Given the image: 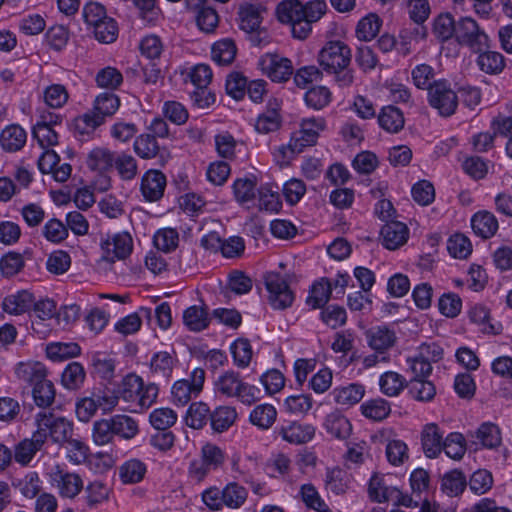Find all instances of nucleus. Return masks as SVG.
Returning a JSON list of instances; mask_svg holds the SVG:
<instances>
[{
  "label": "nucleus",
  "mask_w": 512,
  "mask_h": 512,
  "mask_svg": "<svg viewBox=\"0 0 512 512\" xmlns=\"http://www.w3.org/2000/svg\"><path fill=\"white\" fill-rule=\"evenodd\" d=\"M442 445L445 454L454 460H460L466 452L465 439L462 434L457 432L450 433Z\"/></svg>",
  "instance_id": "obj_49"
},
{
  "label": "nucleus",
  "mask_w": 512,
  "mask_h": 512,
  "mask_svg": "<svg viewBox=\"0 0 512 512\" xmlns=\"http://www.w3.org/2000/svg\"><path fill=\"white\" fill-rule=\"evenodd\" d=\"M236 45L231 39H223L213 44L212 59L219 65H229L236 56Z\"/></svg>",
  "instance_id": "obj_40"
},
{
  "label": "nucleus",
  "mask_w": 512,
  "mask_h": 512,
  "mask_svg": "<svg viewBox=\"0 0 512 512\" xmlns=\"http://www.w3.org/2000/svg\"><path fill=\"white\" fill-rule=\"evenodd\" d=\"M42 437L40 432L34 431L31 438L20 441L15 446V461L23 466L28 465L45 444Z\"/></svg>",
  "instance_id": "obj_21"
},
{
  "label": "nucleus",
  "mask_w": 512,
  "mask_h": 512,
  "mask_svg": "<svg viewBox=\"0 0 512 512\" xmlns=\"http://www.w3.org/2000/svg\"><path fill=\"white\" fill-rule=\"evenodd\" d=\"M15 375L19 381L33 387L47 377V370L41 362H19L15 366Z\"/></svg>",
  "instance_id": "obj_20"
},
{
  "label": "nucleus",
  "mask_w": 512,
  "mask_h": 512,
  "mask_svg": "<svg viewBox=\"0 0 512 512\" xmlns=\"http://www.w3.org/2000/svg\"><path fill=\"white\" fill-rule=\"evenodd\" d=\"M459 96L446 80L434 81L428 92V103L441 116L449 117L457 109Z\"/></svg>",
  "instance_id": "obj_6"
},
{
  "label": "nucleus",
  "mask_w": 512,
  "mask_h": 512,
  "mask_svg": "<svg viewBox=\"0 0 512 512\" xmlns=\"http://www.w3.org/2000/svg\"><path fill=\"white\" fill-rule=\"evenodd\" d=\"M323 425L328 434L340 440L348 438L352 432L350 421L339 411L329 413Z\"/></svg>",
  "instance_id": "obj_24"
},
{
  "label": "nucleus",
  "mask_w": 512,
  "mask_h": 512,
  "mask_svg": "<svg viewBox=\"0 0 512 512\" xmlns=\"http://www.w3.org/2000/svg\"><path fill=\"white\" fill-rule=\"evenodd\" d=\"M274 434L290 444L300 445L313 439L315 427L297 421H284L275 428Z\"/></svg>",
  "instance_id": "obj_13"
},
{
  "label": "nucleus",
  "mask_w": 512,
  "mask_h": 512,
  "mask_svg": "<svg viewBox=\"0 0 512 512\" xmlns=\"http://www.w3.org/2000/svg\"><path fill=\"white\" fill-rule=\"evenodd\" d=\"M85 379L83 366L78 362H72L64 369L61 381L64 387L70 390L79 388Z\"/></svg>",
  "instance_id": "obj_47"
},
{
  "label": "nucleus",
  "mask_w": 512,
  "mask_h": 512,
  "mask_svg": "<svg viewBox=\"0 0 512 512\" xmlns=\"http://www.w3.org/2000/svg\"><path fill=\"white\" fill-rule=\"evenodd\" d=\"M111 417L97 420L92 426V440L98 446L110 444L114 440V430Z\"/></svg>",
  "instance_id": "obj_43"
},
{
  "label": "nucleus",
  "mask_w": 512,
  "mask_h": 512,
  "mask_svg": "<svg viewBox=\"0 0 512 512\" xmlns=\"http://www.w3.org/2000/svg\"><path fill=\"white\" fill-rule=\"evenodd\" d=\"M324 0H312L305 4L299 0H284L278 4L276 12L280 22L291 27L294 38L306 39L312 32V24L319 21L326 13Z\"/></svg>",
  "instance_id": "obj_1"
},
{
  "label": "nucleus",
  "mask_w": 512,
  "mask_h": 512,
  "mask_svg": "<svg viewBox=\"0 0 512 512\" xmlns=\"http://www.w3.org/2000/svg\"><path fill=\"white\" fill-rule=\"evenodd\" d=\"M409 391L418 401H430L436 394L434 384L425 379H411Z\"/></svg>",
  "instance_id": "obj_60"
},
{
  "label": "nucleus",
  "mask_w": 512,
  "mask_h": 512,
  "mask_svg": "<svg viewBox=\"0 0 512 512\" xmlns=\"http://www.w3.org/2000/svg\"><path fill=\"white\" fill-rule=\"evenodd\" d=\"M361 410L366 418L382 421L390 414L391 408L386 400L377 398L363 403Z\"/></svg>",
  "instance_id": "obj_45"
},
{
  "label": "nucleus",
  "mask_w": 512,
  "mask_h": 512,
  "mask_svg": "<svg viewBox=\"0 0 512 512\" xmlns=\"http://www.w3.org/2000/svg\"><path fill=\"white\" fill-rule=\"evenodd\" d=\"M93 32L99 42L109 44L116 40L118 27L113 18L107 17L104 21L93 27Z\"/></svg>",
  "instance_id": "obj_58"
},
{
  "label": "nucleus",
  "mask_w": 512,
  "mask_h": 512,
  "mask_svg": "<svg viewBox=\"0 0 512 512\" xmlns=\"http://www.w3.org/2000/svg\"><path fill=\"white\" fill-rule=\"evenodd\" d=\"M119 106L120 99L117 95L111 92H104L95 98L91 111L96 116H100L101 121L104 123L107 117H111L116 113Z\"/></svg>",
  "instance_id": "obj_27"
},
{
  "label": "nucleus",
  "mask_w": 512,
  "mask_h": 512,
  "mask_svg": "<svg viewBox=\"0 0 512 512\" xmlns=\"http://www.w3.org/2000/svg\"><path fill=\"white\" fill-rule=\"evenodd\" d=\"M332 99L330 90L325 86H315L309 89L304 96L308 107L321 110L326 107Z\"/></svg>",
  "instance_id": "obj_46"
},
{
  "label": "nucleus",
  "mask_w": 512,
  "mask_h": 512,
  "mask_svg": "<svg viewBox=\"0 0 512 512\" xmlns=\"http://www.w3.org/2000/svg\"><path fill=\"white\" fill-rule=\"evenodd\" d=\"M381 391L387 396H397L404 388L403 377L396 372H385L379 380Z\"/></svg>",
  "instance_id": "obj_56"
},
{
  "label": "nucleus",
  "mask_w": 512,
  "mask_h": 512,
  "mask_svg": "<svg viewBox=\"0 0 512 512\" xmlns=\"http://www.w3.org/2000/svg\"><path fill=\"white\" fill-rule=\"evenodd\" d=\"M59 155L51 149L45 150L38 159V169L42 174H52L55 181L66 182L71 176L72 167L68 163L58 166Z\"/></svg>",
  "instance_id": "obj_15"
},
{
  "label": "nucleus",
  "mask_w": 512,
  "mask_h": 512,
  "mask_svg": "<svg viewBox=\"0 0 512 512\" xmlns=\"http://www.w3.org/2000/svg\"><path fill=\"white\" fill-rule=\"evenodd\" d=\"M331 293L332 283L330 280L322 278L320 281L313 284L307 298V304L314 309L320 308L329 301Z\"/></svg>",
  "instance_id": "obj_35"
},
{
  "label": "nucleus",
  "mask_w": 512,
  "mask_h": 512,
  "mask_svg": "<svg viewBox=\"0 0 512 512\" xmlns=\"http://www.w3.org/2000/svg\"><path fill=\"white\" fill-rule=\"evenodd\" d=\"M466 478L462 472L453 470L444 475L441 488L448 496H457L464 491Z\"/></svg>",
  "instance_id": "obj_50"
},
{
  "label": "nucleus",
  "mask_w": 512,
  "mask_h": 512,
  "mask_svg": "<svg viewBox=\"0 0 512 512\" xmlns=\"http://www.w3.org/2000/svg\"><path fill=\"white\" fill-rule=\"evenodd\" d=\"M174 364V357L170 353L162 351L152 357L150 370L155 378L167 380L172 374Z\"/></svg>",
  "instance_id": "obj_33"
},
{
  "label": "nucleus",
  "mask_w": 512,
  "mask_h": 512,
  "mask_svg": "<svg viewBox=\"0 0 512 512\" xmlns=\"http://www.w3.org/2000/svg\"><path fill=\"white\" fill-rule=\"evenodd\" d=\"M114 155L107 148L97 147L90 151L87 157V165L91 170L107 171L114 164Z\"/></svg>",
  "instance_id": "obj_38"
},
{
  "label": "nucleus",
  "mask_w": 512,
  "mask_h": 512,
  "mask_svg": "<svg viewBox=\"0 0 512 512\" xmlns=\"http://www.w3.org/2000/svg\"><path fill=\"white\" fill-rule=\"evenodd\" d=\"M33 304V293L29 290H19L3 299L2 308L6 313L20 315L30 311Z\"/></svg>",
  "instance_id": "obj_22"
},
{
  "label": "nucleus",
  "mask_w": 512,
  "mask_h": 512,
  "mask_svg": "<svg viewBox=\"0 0 512 512\" xmlns=\"http://www.w3.org/2000/svg\"><path fill=\"white\" fill-rule=\"evenodd\" d=\"M478 53L477 65L481 71L490 75H496L505 68V59L501 53L487 49Z\"/></svg>",
  "instance_id": "obj_29"
},
{
  "label": "nucleus",
  "mask_w": 512,
  "mask_h": 512,
  "mask_svg": "<svg viewBox=\"0 0 512 512\" xmlns=\"http://www.w3.org/2000/svg\"><path fill=\"white\" fill-rule=\"evenodd\" d=\"M476 438L485 448H495L501 443L499 428L492 423H483L476 431Z\"/></svg>",
  "instance_id": "obj_53"
},
{
  "label": "nucleus",
  "mask_w": 512,
  "mask_h": 512,
  "mask_svg": "<svg viewBox=\"0 0 512 512\" xmlns=\"http://www.w3.org/2000/svg\"><path fill=\"white\" fill-rule=\"evenodd\" d=\"M216 395L237 398L241 403L251 405L259 400L260 390L243 380L234 370L222 372L214 381Z\"/></svg>",
  "instance_id": "obj_3"
},
{
  "label": "nucleus",
  "mask_w": 512,
  "mask_h": 512,
  "mask_svg": "<svg viewBox=\"0 0 512 512\" xmlns=\"http://www.w3.org/2000/svg\"><path fill=\"white\" fill-rule=\"evenodd\" d=\"M238 15L240 21L239 25L243 31L252 33L259 28L261 17L258 9L254 5L247 4L241 6Z\"/></svg>",
  "instance_id": "obj_44"
},
{
  "label": "nucleus",
  "mask_w": 512,
  "mask_h": 512,
  "mask_svg": "<svg viewBox=\"0 0 512 512\" xmlns=\"http://www.w3.org/2000/svg\"><path fill=\"white\" fill-rule=\"evenodd\" d=\"M444 432L435 423L426 424L421 431V444L426 457L436 458L443 448Z\"/></svg>",
  "instance_id": "obj_17"
},
{
  "label": "nucleus",
  "mask_w": 512,
  "mask_h": 512,
  "mask_svg": "<svg viewBox=\"0 0 512 512\" xmlns=\"http://www.w3.org/2000/svg\"><path fill=\"white\" fill-rule=\"evenodd\" d=\"M326 488L336 495L347 492L351 483V476L343 469L334 467L326 471Z\"/></svg>",
  "instance_id": "obj_30"
},
{
  "label": "nucleus",
  "mask_w": 512,
  "mask_h": 512,
  "mask_svg": "<svg viewBox=\"0 0 512 512\" xmlns=\"http://www.w3.org/2000/svg\"><path fill=\"white\" fill-rule=\"evenodd\" d=\"M408 233V228L404 223L387 222L381 229L382 244L389 250H395L407 242Z\"/></svg>",
  "instance_id": "obj_19"
},
{
  "label": "nucleus",
  "mask_w": 512,
  "mask_h": 512,
  "mask_svg": "<svg viewBox=\"0 0 512 512\" xmlns=\"http://www.w3.org/2000/svg\"><path fill=\"white\" fill-rule=\"evenodd\" d=\"M457 23L450 14H441L434 21L433 31L440 40H448L456 36Z\"/></svg>",
  "instance_id": "obj_59"
},
{
  "label": "nucleus",
  "mask_w": 512,
  "mask_h": 512,
  "mask_svg": "<svg viewBox=\"0 0 512 512\" xmlns=\"http://www.w3.org/2000/svg\"><path fill=\"white\" fill-rule=\"evenodd\" d=\"M142 391V379L134 374L127 375L121 382L117 390L118 399L122 398L126 402H137Z\"/></svg>",
  "instance_id": "obj_37"
},
{
  "label": "nucleus",
  "mask_w": 512,
  "mask_h": 512,
  "mask_svg": "<svg viewBox=\"0 0 512 512\" xmlns=\"http://www.w3.org/2000/svg\"><path fill=\"white\" fill-rule=\"evenodd\" d=\"M236 419V409L227 405L217 407L210 415L211 427L217 432L227 430L234 424Z\"/></svg>",
  "instance_id": "obj_32"
},
{
  "label": "nucleus",
  "mask_w": 512,
  "mask_h": 512,
  "mask_svg": "<svg viewBox=\"0 0 512 512\" xmlns=\"http://www.w3.org/2000/svg\"><path fill=\"white\" fill-rule=\"evenodd\" d=\"M134 151L143 159H151L157 155L159 146L154 136L142 134L134 141Z\"/></svg>",
  "instance_id": "obj_55"
},
{
  "label": "nucleus",
  "mask_w": 512,
  "mask_h": 512,
  "mask_svg": "<svg viewBox=\"0 0 512 512\" xmlns=\"http://www.w3.org/2000/svg\"><path fill=\"white\" fill-rule=\"evenodd\" d=\"M379 125L390 133H397L404 127V116L402 111L392 105L385 106L378 115Z\"/></svg>",
  "instance_id": "obj_28"
},
{
  "label": "nucleus",
  "mask_w": 512,
  "mask_h": 512,
  "mask_svg": "<svg viewBox=\"0 0 512 512\" xmlns=\"http://www.w3.org/2000/svg\"><path fill=\"white\" fill-rule=\"evenodd\" d=\"M472 229L483 239L492 237L498 230L496 217L488 211L477 212L471 219Z\"/></svg>",
  "instance_id": "obj_26"
},
{
  "label": "nucleus",
  "mask_w": 512,
  "mask_h": 512,
  "mask_svg": "<svg viewBox=\"0 0 512 512\" xmlns=\"http://www.w3.org/2000/svg\"><path fill=\"white\" fill-rule=\"evenodd\" d=\"M352 53L347 44L340 40L328 41L318 53V63L341 88L354 82V72L350 68Z\"/></svg>",
  "instance_id": "obj_2"
},
{
  "label": "nucleus",
  "mask_w": 512,
  "mask_h": 512,
  "mask_svg": "<svg viewBox=\"0 0 512 512\" xmlns=\"http://www.w3.org/2000/svg\"><path fill=\"white\" fill-rule=\"evenodd\" d=\"M381 27V21L376 14H369L359 21L356 29L358 39L370 41L376 37Z\"/></svg>",
  "instance_id": "obj_52"
},
{
  "label": "nucleus",
  "mask_w": 512,
  "mask_h": 512,
  "mask_svg": "<svg viewBox=\"0 0 512 512\" xmlns=\"http://www.w3.org/2000/svg\"><path fill=\"white\" fill-rule=\"evenodd\" d=\"M258 66L262 73L273 82H286L293 74L291 60L278 54H264L260 57Z\"/></svg>",
  "instance_id": "obj_11"
},
{
  "label": "nucleus",
  "mask_w": 512,
  "mask_h": 512,
  "mask_svg": "<svg viewBox=\"0 0 512 512\" xmlns=\"http://www.w3.org/2000/svg\"><path fill=\"white\" fill-rule=\"evenodd\" d=\"M149 419L155 429L164 430L176 423L177 414L170 408H158L150 414Z\"/></svg>",
  "instance_id": "obj_64"
},
{
  "label": "nucleus",
  "mask_w": 512,
  "mask_h": 512,
  "mask_svg": "<svg viewBox=\"0 0 512 512\" xmlns=\"http://www.w3.org/2000/svg\"><path fill=\"white\" fill-rule=\"evenodd\" d=\"M395 488L387 487L384 485L382 477L373 475L369 481L368 494L372 501L383 503L387 502L393 497Z\"/></svg>",
  "instance_id": "obj_48"
},
{
  "label": "nucleus",
  "mask_w": 512,
  "mask_h": 512,
  "mask_svg": "<svg viewBox=\"0 0 512 512\" xmlns=\"http://www.w3.org/2000/svg\"><path fill=\"white\" fill-rule=\"evenodd\" d=\"M256 182L250 178H239L233 184V192L238 203L244 204L255 198Z\"/></svg>",
  "instance_id": "obj_57"
},
{
  "label": "nucleus",
  "mask_w": 512,
  "mask_h": 512,
  "mask_svg": "<svg viewBox=\"0 0 512 512\" xmlns=\"http://www.w3.org/2000/svg\"><path fill=\"white\" fill-rule=\"evenodd\" d=\"M102 124L104 123L101 121V117L89 111L74 119L73 129L79 136H91Z\"/></svg>",
  "instance_id": "obj_42"
},
{
  "label": "nucleus",
  "mask_w": 512,
  "mask_h": 512,
  "mask_svg": "<svg viewBox=\"0 0 512 512\" xmlns=\"http://www.w3.org/2000/svg\"><path fill=\"white\" fill-rule=\"evenodd\" d=\"M85 500L90 509L108 500L109 488L101 481L91 482L85 489Z\"/></svg>",
  "instance_id": "obj_51"
},
{
  "label": "nucleus",
  "mask_w": 512,
  "mask_h": 512,
  "mask_svg": "<svg viewBox=\"0 0 512 512\" xmlns=\"http://www.w3.org/2000/svg\"><path fill=\"white\" fill-rule=\"evenodd\" d=\"M146 465L138 459L126 461L119 469L120 478L125 484L140 482L146 474Z\"/></svg>",
  "instance_id": "obj_36"
},
{
  "label": "nucleus",
  "mask_w": 512,
  "mask_h": 512,
  "mask_svg": "<svg viewBox=\"0 0 512 512\" xmlns=\"http://www.w3.org/2000/svg\"><path fill=\"white\" fill-rule=\"evenodd\" d=\"M50 480L62 497L74 498L83 489V480L80 475L65 471L56 465L50 472Z\"/></svg>",
  "instance_id": "obj_14"
},
{
  "label": "nucleus",
  "mask_w": 512,
  "mask_h": 512,
  "mask_svg": "<svg viewBox=\"0 0 512 512\" xmlns=\"http://www.w3.org/2000/svg\"><path fill=\"white\" fill-rule=\"evenodd\" d=\"M277 410L271 404H260L254 407L249 415L250 422L261 430H268L275 423Z\"/></svg>",
  "instance_id": "obj_31"
},
{
  "label": "nucleus",
  "mask_w": 512,
  "mask_h": 512,
  "mask_svg": "<svg viewBox=\"0 0 512 512\" xmlns=\"http://www.w3.org/2000/svg\"><path fill=\"white\" fill-rule=\"evenodd\" d=\"M166 187V177L158 170L147 171L141 181V192L147 201L159 200Z\"/></svg>",
  "instance_id": "obj_18"
},
{
  "label": "nucleus",
  "mask_w": 512,
  "mask_h": 512,
  "mask_svg": "<svg viewBox=\"0 0 512 512\" xmlns=\"http://www.w3.org/2000/svg\"><path fill=\"white\" fill-rule=\"evenodd\" d=\"M35 423L36 432L41 433L44 443L50 438L54 443L64 444L72 437V422L52 412H39L35 416Z\"/></svg>",
  "instance_id": "obj_5"
},
{
  "label": "nucleus",
  "mask_w": 512,
  "mask_h": 512,
  "mask_svg": "<svg viewBox=\"0 0 512 512\" xmlns=\"http://www.w3.org/2000/svg\"><path fill=\"white\" fill-rule=\"evenodd\" d=\"M32 393L34 401L39 407H48L55 399L54 385L46 377L44 380L33 386Z\"/></svg>",
  "instance_id": "obj_54"
},
{
  "label": "nucleus",
  "mask_w": 512,
  "mask_h": 512,
  "mask_svg": "<svg viewBox=\"0 0 512 512\" xmlns=\"http://www.w3.org/2000/svg\"><path fill=\"white\" fill-rule=\"evenodd\" d=\"M368 346L375 352L387 355L397 342V336L393 329L387 326H376L365 332Z\"/></svg>",
  "instance_id": "obj_16"
},
{
  "label": "nucleus",
  "mask_w": 512,
  "mask_h": 512,
  "mask_svg": "<svg viewBox=\"0 0 512 512\" xmlns=\"http://www.w3.org/2000/svg\"><path fill=\"white\" fill-rule=\"evenodd\" d=\"M183 320L191 331H201L209 324L208 313L205 308L191 306L184 311Z\"/></svg>",
  "instance_id": "obj_41"
},
{
  "label": "nucleus",
  "mask_w": 512,
  "mask_h": 512,
  "mask_svg": "<svg viewBox=\"0 0 512 512\" xmlns=\"http://www.w3.org/2000/svg\"><path fill=\"white\" fill-rule=\"evenodd\" d=\"M26 140L27 133L18 124L8 125L0 133V145L6 152H17L21 150Z\"/></svg>",
  "instance_id": "obj_23"
},
{
  "label": "nucleus",
  "mask_w": 512,
  "mask_h": 512,
  "mask_svg": "<svg viewBox=\"0 0 512 512\" xmlns=\"http://www.w3.org/2000/svg\"><path fill=\"white\" fill-rule=\"evenodd\" d=\"M231 353L236 366L245 368L252 358V348L247 339H237L231 346Z\"/></svg>",
  "instance_id": "obj_61"
},
{
  "label": "nucleus",
  "mask_w": 512,
  "mask_h": 512,
  "mask_svg": "<svg viewBox=\"0 0 512 512\" xmlns=\"http://www.w3.org/2000/svg\"><path fill=\"white\" fill-rule=\"evenodd\" d=\"M100 247L102 251L100 261L112 264L126 259L131 254L133 240L127 232L108 234L101 239Z\"/></svg>",
  "instance_id": "obj_8"
},
{
  "label": "nucleus",
  "mask_w": 512,
  "mask_h": 512,
  "mask_svg": "<svg viewBox=\"0 0 512 512\" xmlns=\"http://www.w3.org/2000/svg\"><path fill=\"white\" fill-rule=\"evenodd\" d=\"M247 497V489L237 482H230L223 489L210 487L202 493L203 502L212 511H219L224 506L239 509L244 505Z\"/></svg>",
  "instance_id": "obj_4"
},
{
  "label": "nucleus",
  "mask_w": 512,
  "mask_h": 512,
  "mask_svg": "<svg viewBox=\"0 0 512 512\" xmlns=\"http://www.w3.org/2000/svg\"><path fill=\"white\" fill-rule=\"evenodd\" d=\"M205 371L195 368L190 379L176 381L171 389L172 401L177 406H185L193 397H197L203 389Z\"/></svg>",
  "instance_id": "obj_9"
},
{
  "label": "nucleus",
  "mask_w": 512,
  "mask_h": 512,
  "mask_svg": "<svg viewBox=\"0 0 512 512\" xmlns=\"http://www.w3.org/2000/svg\"><path fill=\"white\" fill-rule=\"evenodd\" d=\"M455 37L459 44L467 46L474 53L489 48L488 35L470 17H463L457 22Z\"/></svg>",
  "instance_id": "obj_7"
},
{
  "label": "nucleus",
  "mask_w": 512,
  "mask_h": 512,
  "mask_svg": "<svg viewBox=\"0 0 512 512\" xmlns=\"http://www.w3.org/2000/svg\"><path fill=\"white\" fill-rule=\"evenodd\" d=\"M365 394V388L359 383H350L346 386L336 387L332 395L337 404L350 407L362 400Z\"/></svg>",
  "instance_id": "obj_25"
},
{
  "label": "nucleus",
  "mask_w": 512,
  "mask_h": 512,
  "mask_svg": "<svg viewBox=\"0 0 512 512\" xmlns=\"http://www.w3.org/2000/svg\"><path fill=\"white\" fill-rule=\"evenodd\" d=\"M179 234L173 228H165L154 235L155 246L164 252H170L178 246Z\"/></svg>",
  "instance_id": "obj_63"
},
{
  "label": "nucleus",
  "mask_w": 512,
  "mask_h": 512,
  "mask_svg": "<svg viewBox=\"0 0 512 512\" xmlns=\"http://www.w3.org/2000/svg\"><path fill=\"white\" fill-rule=\"evenodd\" d=\"M210 409L204 402H194L190 405L185 421L186 424L193 429L203 428L210 419Z\"/></svg>",
  "instance_id": "obj_39"
},
{
  "label": "nucleus",
  "mask_w": 512,
  "mask_h": 512,
  "mask_svg": "<svg viewBox=\"0 0 512 512\" xmlns=\"http://www.w3.org/2000/svg\"><path fill=\"white\" fill-rule=\"evenodd\" d=\"M114 435L122 439H133L139 432L137 421L124 414H117L111 417Z\"/></svg>",
  "instance_id": "obj_34"
},
{
  "label": "nucleus",
  "mask_w": 512,
  "mask_h": 512,
  "mask_svg": "<svg viewBox=\"0 0 512 512\" xmlns=\"http://www.w3.org/2000/svg\"><path fill=\"white\" fill-rule=\"evenodd\" d=\"M265 285L269 292V303L274 309H286L293 303L294 296L286 279L277 272L265 275Z\"/></svg>",
  "instance_id": "obj_10"
},
{
  "label": "nucleus",
  "mask_w": 512,
  "mask_h": 512,
  "mask_svg": "<svg viewBox=\"0 0 512 512\" xmlns=\"http://www.w3.org/2000/svg\"><path fill=\"white\" fill-rule=\"evenodd\" d=\"M325 129V120L321 117L303 119L300 129L291 136L294 150L302 151L316 144L320 131Z\"/></svg>",
  "instance_id": "obj_12"
},
{
  "label": "nucleus",
  "mask_w": 512,
  "mask_h": 512,
  "mask_svg": "<svg viewBox=\"0 0 512 512\" xmlns=\"http://www.w3.org/2000/svg\"><path fill=\"white\" fill-rule=\"evenodd\" d=\"M302 500L307 507L316 512H331L328 505L321 499L319 493L311 484H305L301 487Z\"/></svg>",
  "instance_id": "obj_62"
}]
</instances>
